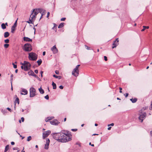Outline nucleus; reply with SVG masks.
Returning <instances> with one entry per match:
<instances>
[{
	"label": "nucleus",
	"mask_w": 152,
	"mask_h": 152,
	"mask_svg": "<svg viewBox=\"0 0 152 152\" xmlns=\"http://www.w3.org/2000/svg\"><path fill=\"white\" fill-rule=\"evenodd\" d=\"M23 49L26 52H30L32 50V46L31 44L26 43L24 45Z\"/></svg>",
	"instance_id": "nucleus-4"
},
{
	"label": "nucleus",
	"mask_w": 152,
	"mask_h": 152,
	"mask_svg": "<svg viewBox=\"0 0 152 152\" xmlns=\"http://www.w3.org/2000/svg\"><path fill=\"white\" fill-rule=\"evenodd\" d=\"M4 42L7 43H8L9 42V40L8 39H7L5 40Z\"/></svg>",
	"instance_id": "nucleus-38"
},
{
	"label": "nucleus",
	"mask_w": 152,
	"mask_h": 152,
	"mask_svg": "<svg viewBox=\"0 0 152 152\" xmlns=\"http://www.w3.org/2000/svg\"><path fill=\"white\" fill-rule=\"evenodd\" d=\"M9 45V44H6L4 45V46L5 48H8Z\"/></svg>",
	"instance_id": "nucleus-35"
},
{
	"label": "nucleus",
	"mask_w": 152,
	"mask_h": 152,
	"mask_svg": "<svg viewBox=\"0 0 152 152\" xmlns=\"http://www.w3.org/2000/svg\"><path fill=\"white\" fill-rule=\"evenodd\" d=\"M13 75L12 74L11 75V83L12 84V81L13 80Z\"/></svg>",
	"instance_id": "nucleus-37"
},
{
	"label": "nucleus",
	"mask_w": 152,
	"mask_h": 152,
	"mask_svg": "<svg viewBox=\"0 0 152 152\" xmlns=\"http://www.w3.org/2000/svg\"><path fill=\"white\" fill-rule=\"evenodd\" d=\"M23 40L26 42H30L32 41V39L28 37H24L23 38Z\"/></svg>",
	"instance_id": "nucleus-16"
},
{
	"label": "nucleus",
	"mask_w": 152,
	"mask_h": 152,
	"mask_svg": "<svg viewBox=\"0 0 152 152\" xmlns=\"http://www.w3.org/2000/svg\"><path fill=\"white\" fill-rule=\"evenodd\" d=\"M11 30V32L12 33H14L15 31V28L13 27H12Z\"/></svg>",
	"instance_id": "nucleus-31"
},
{
	"label": "nucleus",
	"mask_w": 152,
	"mask_h": 152,
	"mask_svg": "<svg viewBox=\"0 0 152 152\" xmlns=\"http://www.w3.org/2000/svg\"><path fill=\"white\" fill-rule=\"evenodd\" d=\"M143 28L141 30V31H144L145 30V29L146 28H149V27L144 26H143Z\"/></svg>",
	"instance_id": "nucleus-30"
},
{
	"label": "nucleus",
	"mask_w": 152,
	"mask_h": 152,
	"mask_svg": "<svg viewBox=\"0 0 152 152\" xmlns=\"http://www.w3.org/2000/svg\"><path fill=\"white\" fill-rule=\"evenodd\" d=\"M104 60L105 61H107V58L106 56H104Z\"/></svg>",
	"instance_id": "nucleus-46"
},
{
	"label": "nucleus",
	"mask_w": 152,
	"mask_h": 152,
	"mask_svg": "<svg viewBox=\"0 0 152 152\" xmlns=\"http://www.w3.org/2000/svg\"><path fill=\"white\" fill-rule=\"evenodd\" d=\"M64 135H65V134L64 133H61V139H60V142H63V141L62 140H64V139H63V138L64 137Z\"/></svg>",
	"instance_id": "nucleus-18"
},
{
	"label": "nucleus",
	"mask_w": 152,
	"mask_h": 152,
	"mask_svg": "<svg viewBox=\"0 0 152 152\" xmlns=\"http://www.w3.org/2000/svg\"><path fill=\"white\" fill-rule=\"evenodd\" d=\"M18 70L17 69H16L15 70V73H17V72H18Z\"/></svg>",
	"instance_id": "nucleus-63"
},
{
	"label": "nucleus",
	"mask_w": 152,
	"mask_h": 152,
	"mask_svg": "<svg viewBox=\"0 0 152 152\" xmlns=\"http://www.w3.org/2000/svg\"><path fill=\"white\" fill-rule=\"evenodd\" d=\"M53 76L56 78H58V79H60L61 78V76H58L55 75H53Z\"/></svg>",
	"instance_id": "nucleus-26"
},
{
	"label": "nucleus",
	"mask_w": 152,
	"mask_h": 152,
	"mask_svg": "<svg viewBox=\"0 0 152 152\" xmlns=\"http://www.w3.org/2000/svg\"><path fill=\"white\" fill-rule=\"evenodd\" d=\"M21 91L22 92L20 93V94L21 95H25L27 94H28L27 91L26 90V89H25V88H22V90Z\"/></svg>",
	"instance_id": "nucleus-14"
},
{
	"label": "nucleus",
	"mask_w": 152,
	"mask_h": 152,
	"mask_svg": "<svg viewBox=\"0 0 152 152\" xmlns=\"http://www.w3.org/2000/svg\"><path fill=\"white\" fill-rule=\"evenodd\" d=\"M24 148H23V150L21 152H24L25 151H24Z\"/></svg>",
	"instance_id": "nucleus-64"
},
{
	"label": "nucleus",
	"mask_w": 152,
	"mask_h": 152,
	"mask_svg": "<svg viewBox=\"0 0 152 152\" xmlns=\"http://www.w3.org/2000/svg\"><path fill=\"white\" fill-rule=\"evenodd\" d=\"M139 119L140 121L141 122H142L143 119H145L146 117V113L145 112H142V110H141L139 111Z\"/></svg>",
	"instance_id": "nucleus-2"
},
{
	"label": "nucleus",
	"mask_w": 152,
	"mask_h": 152,
	"mask_svg": "<svg viewBox=\"0 0 152 152\" xmlns=\"http://www.w3.org/2000/svg\"><path fill=\"white\" fill-rule=\"evenodd\" d=\"M50 131L48 130L47 131L44 132L43 133V138L45 139V138L48 137L50 133Z\"/></svg>",
	"instance_id": "nucleus-10"
},
{
	"label": "nucleus",
	"mask_w": 152,
	"mask_h": 152,
	"mask_svg": "<svg viewBox=\"0 0 152 152\" xmlns=\"http://www.w3.org/2000/svg\"><path fill=\"white\" fill-rule=\"evenodd\" d=\"M16 102H15V106L14 107V109L15 110H16Z\"/></svg>",
	"instance_id": "nucleus-53"
},
{
	"label": "nucleus",
	"mask_w": 152,
	"mask_h": 152,
	"mask_svg": "<svg viewBox=\"0 0 152 152\" xmlns=\"http://www.w3.org/2000/svg\"><path fill=\"white\" fill-rule=\"evenodd\" d=\"M37 55L33 52H31L29 53L28 58L30 60L35 61L37 58Z\"/></svg>",
	"instance_id": "nucleus-5"
},
{
	"label": "nucleus",
	"mask_w": 152,
	"mask_h": 152,
	"mask_svg": "<svg viewBox=\"0 0 152 152\" xmlns=\"http://www.w3.org/2000/svg\"><path fill=\"white\" fill-rule=\"evenodd\" d=\"M1 28L3 29H5L6 28L5 25L4 23H3L1 25Z\"/></svg>",
	"instance_id": "nucleus-29"
},
{
	"label": "nucleus",
	"mask_w": 152,
	"mask_h": 152,
	"mask_svg": "<svg viewBox=\"0 0 152 152\" xmlns=\"http://www.w3.org/2000/svg\"><path fill=\"white\" fill-rule=\"evenodd\" d=\"M150 134L151 136H152V130L150 132Z\"/></svg>",
	"instance_id": "nucleus-61"
},
{
	"label": "nucleus",
	"mask_w": 152,
	"mask_h": 152,
	"mask_svg": "<svg viewBox=\"0 0 152 152\" xmlns=\"http://www.w3.org/2000/svg\"><path fill=\"white\" fill-rule=\"evenodd\" d=\"M72 131H74V132H76V131L77 130V129H71Z\"/></svg>",
	"instance_id": "nucleus-49"
},
{
	"label": "nucleus",
	"mask_w": 152,
	"mask_h": 152,
	"mask_svg": "<svg viewBox=\"0 0 152 152\" xmlns=\"http://www.w3.org/2000/svg\"><path fill=\"white\" fill-rule=\"evenodd\" d=\"M36 18V16L35 15H34V14H32L30 15V19L32 20V21H34V20L35 19V18Z\"/></svg>",
	"instance_id": "nucleus-17"
},
{
	"label": "nucleus",
	"mask_w": 152,
	"mask_h": 152,
	"mask_svg": "<svg viewBox=\"0 0 152 152\" xmlns=\"http://www.w3.org/2000/svg\"><path fill=\"white\" fill-rule=\"evenodd\" d=\"M45 11V10L42 9H34L33 10L32 14H34L36 16L39 13H40L42 15L41 16L40 18V20L42 18V16L44 15V12Z\"/></svg>",
	"instance_id": "nucleus-1"
},
{
	"label": "nucleus",
	"mask_w": 152,
	"mask_h": 152,
	"mask_svg": "<svg viewBox=\"0 0 152 152\" xmlns=\"http://www.w3.org/2000/svg\"><path fill=\"white\" fill-rule=\"evenodd\" d=\"M51 50L54 54L57 53L58 52V50L56 48L55 45L53 46V47L51 48Z\"/></svg>",
	"instance_id": "nucleus-13"
},
{
	"label": "nucleus",
	"mask_w": 152,
	"mask_h": 152,
	"mask_svg": "<svg viewBox=\"0 0 152 152\" xmlns=\"http://www.w3.org/2000/svg\"><path fill=\"white\" fill-rule=\"evenodd\" d=\"M111 127H109L108 128H107V129L108 130H110L111 129Z\"/></svg>",
	"instance_id": "nucleus-60"
},
{
	"label": "nucleus",
	"mask_w": 152,
	"mask_h": 152,
	"mask_svg": "<svg viewBox=\"0 0 152 152\" xmlns=\"http://www.w3.org/2000/svg\"><path fill=\"white\" fill-rule=\"evenodd\" d=\"M64 140H62L63 142H66L71 140V135L69 134H65L64 135Z\"/></svg>",
	"instance_id": "nucleus-6"
},
{
	"label": "nucleus",
	"mask_w": 152,
	"mask_h": 152,
	"mask_svg": "<svg viewBox=\"0 0 152 152\" xmlns=\"http://www.w3.org/2000/svg\"><path fill=\"white\" fill-rule=\"evenodd\" d=\"M34 73V72L32 70H30L28 72V75L31 76H32Z\"/></svg>",
	"instance_id": "nucleus-25"
},
{
	"label": "nucleus",
	"mask_w": 152,
	"mask_h": 152,
	"mask_svg": "<svg viewBox=\"0 0 152 152\" xmlns=\"http://www.w3.org/2000/svg\"><path fill=\"white\" fill-rule=\"evenodd\" d=\"M52 85L53 86V89H56V86L55 83H54L53 82L52 83Z\"/></svg>",
	"instance_id": "nucleus-27"
},
{
	"label": "nucleus",
	"mask_w": 152,
	"mask_h": 152,
	"mask_svg": "<svg viewBox=\"0 0 152 152\" xmlns=\"http://www.w3.org/2000/svg\"><path fill=\"white\" fill-rule=\"evenodd\" d=\"M12 64L13 65V67L15 69H16L17 68V65H16L14 63H12Z\"/></svg>",
	"instance_id": "nucleus-40"
},
{
	"label": "nucleus",
	"mask_w": 152,
	"mask_h": 152,
	"mask_svg": "<svg viewBox=\"0 0 152 152\" xmlns=\"http://www.w3.org/2000/svg\"><path fill=\"white\" fill-rule=\"evenodd\" d=\"M55 72L56 74H58V75L59 74V71L58 70H56L55 71Z\"/></svg>",
	"instance_id": "nucleus-50"
},
{
	"label": "nucleus",
	"mask_w": 152,
	"mask_h": 152,
	"mask_svg": "<svg viewBox=\"0 0 152 152\" xmlns=\"http://www.w3.org/2000/svg\"><path fill=\"white\" fill-rule=\"evenodd\" d=\"M80 66V65H77L76 67L73 69L72 72V75L75 77L77 76L79 74V70L78 68Z\"/></svg>",
	"instance_id": "nucleus-7"
},
{
	"label": "nucleus",
	"mask_w": 152,
	"mask_h": 152,
	"mask_svg": "<svg viewBox=\"0 0 152 152\" xmlns=\"http://www.w3.org/2000/svg\"><path fill=\"white\" fill-rule=\"evenodd\" d=\"M53 117H49L46 118L45 119V121L46 122L48 121L49 120H51L53 118Z\"/></svg>",
	"instance_id": "nucleus-20"
},
{
	"label": "nucleus",
	"mask_w": 152,
	"mask_h": 152,
	"mask_svg": "<svg viewBox=\"0 0 152 152\" xmlns=\"http://www.w3.org/2000/svg\"><path fill=\"white\" fill-rule=\"evenodd\" d=\"M10 34L8 32H6L4 33V37L5 38L9 36Z\"/></svg>",
	"instance_id": "nucleus-19"
},
{
	"label": "nucleus",
	"mask_w": 152,
	"mask_h": 152,
	"mask_svg": "<svg viewBox=\"0 0 152 152\" xmlns=\"http://www.w3.org/2000/svg\"><path fill=\"white\" fill-rule=\"evenodd\" d=\"M32 76H33L37 78H39V77L37 76V75H36L34 73L33 75H32Z\"/></svg>",
	"instance_id": "nucleus-41"
},
{
	"label": "nucleus",
	"mask_w": 152,
	"mask_h": 152,
	"mask_svg": "<svg viewBox=\"0 0 152 152\" xmlns=\"http://www.w3.org/2000/svg\"><path fill=\"white\" fill-rule=\"evenodd\" d=\"M45 51H44L43 52V53H42V55L43 56H45Z\"/></svg>",
	"instance_id": "nucleus-59"
},
{
	"label": "nucleus",
	"mask_w": 152,
	"mask_h": 152,
	"mask_svg": "<svg viewBox=\"0 0 152 152\" xmlns=\"http://www.w3.org/2000/svg\"><path fill=\"white\" fill-rule=\"evenodd\" d=\"M119 40L118 38H117L115 40L114 42L113 43V46L112 48H113L116 47V46L118 45Z\"/></svg>",
	"instance_id": "nucleus-12"
},
{
	"label": "nucleus",
	"mask_w": 152,
	"mask_h": 152,
	"mask_svg": "<svg viewBox=\"0 0 152 152\" xmlns=\"http://www.w3.org/2000/svg\"><path fill=\"white\" fill-rule=\"evenodd\" d=\"M39 90L40 93L42 94H43L44 93V91L43 89H42L41 87L40 88H39Z\"/></svg>",
	"instance_id": "nucleus-21"
},
{
	"label": "nucleus",
	"mask_w": 152,
	"mask_h": 152,
	"mask_svg": "<svg viewBox=\"0 0 152 152\" xmlns=\"http://www.w3.org/2000/svg\"><path fill=\"white\" fill-rule=\"evenodd\" d=\"M63 88H64V87L62 85L60 86H59V88L60 89H63Z\"/></svg>",
	"instance_id": "nucleus-45"
},
{
	"label": "nucleus",
	"mask_w": 152,
	"mask_h": 152,
	"mask_svg": "<svg viewBox=\"0 0 152 152\" xmlns=\"http://www.w3.org/2000/svg\"><path fill=\"white\" fill-rule=\"evenodd\" d=\"M86 47V49L87 50H89L90 49V47H88V46L85 45Z\"/></svg>",
	"instance_id": "nucleus-55"
},
{
	"label": "nucleus",
	"mask_w": 152,
	"mask_h": 152,
	"mask_svg": "<svg viewBox=\"0 0 152 152\" xmlns=\"http://www.w3.org/2000/svg\"><path fill=\"white\" fill-rule=\"evenodd\" d=\"M7 109L10 112H12V111L11 110V109L9 107H7Z\"/></svg>",
	"instance_id": "nucleus-48"
},
{
	"label": "nucleus",
	"mask_w": 152,
	"mask_h": 152,
	"mask_svg": "<svg viewBox=\"0 0 152 152\" xmlns=\"http://www.w3.org/2000/svg\"><path fill=\"white\" fill-rule=\"evenodd\" d=\"M50 124H51L52 125H58L59 123L56 120L51 121H50Z\"/></svg>",
	"instance_id": "nucleus-15"
},
{
	"label": "nucleus",
	"mask_w": 152,
	"mask_h": 152,
	"mask_svg": "<svg viewBox=\"0 0 152 152\" xmlns=\"http://www.w3.org/2000/svg\"><path fill=\"white\" fill-rule=\"evenodd\" d=\"M23 68H24V66H23V65H22V66H21V68H22V69H23Z\"/></svg>",
	"instance_id": "nucleus-62"
},
{
	"label": "nucleus",
	"mask_w": 152,
	"mask_h": 152,
	"mask_svg": "<svg viewBox=\"0 0 152 152\" xmlns=\"http://www.w3.org/2000/svg\"><path fill=\"white\" fill-rule=\"evenodd\" d=\"M130 100L132 102V103H134L137 102V99L135 98L134 99H130Z\"/></svg>",
	"instance_id": "nucleus-23"
},
{
	"label": "nucleus",
	"mask_w": 152,
	"mask_h": 152,
	"mask_svg": "<svg viewBox=\"0 0 152 152\" xmlns=\"http://www.w3.org/2000/svg\"><path fill=\"white\" fill-rule=\"evenodd\" d=\"M49 15H50V13H49V12H48L47 13V17L48 18V17H49Z\"/></svg>",
	"instance_id": "nucleus-54"
},
{
	"label": "nucleus",
	"mask_w": 152,
	"mask_h": 152,
	"mask_svg": "<svg viewBox=\"0 0 152 152\" xmlns=\"http://www.w3.org/2000/svg\"><path fill=\"white\" fill-rule=\"evenodd\" d=\"M114 124L113 123H112V124H109L108 125V126H114Z\"/></svg>",
	"instance_id": "nucleus-43"
},
{
	"label": "nucleus",
	"mask_w": 152,
	"mask_h": 152,
	"mask_svg": "<svg viewBox=\"0 0 152 152\" xmlns=\"http://www.w3.org/2000/svg\"><path fill=\"white\" fill-rule=\"evenodd\" d=\"M36 91L34 87H31L30 88V97H32L36 95Z\"/></svg>",
	"instance_id": "nucleus-8"
},
{
	"label": "nucleus",
	"mask_w": 152,
	"mask_h": 152,
	"mask_svg": "<svg viewBox=\"0 0 152 152\" xmlns=\"http://www.w3.org/2000/svg\"><path fill=\"white\" fill-rule=\"evenodd\" d=\"M89 145H91V146H94V144H91V142H90V143H89Z\"/></svg>",
	"instance_id": "nucleus-58"
},
{
	"label": "nucleus",
	"mask_w": 152,
	"mask_h": 152,
	"mask_svg": "<svg viewBox=\"0 0 152 152\" xmlns=\"http://www.w3.org/2000/svg\"><path fill=\"white\" fill-rule=\"evenodd\" d=\"M15 101L17 102L18 104H19V99L18 97H17L15 100Z\"/></svg>",
	"instance_id": "nucleus-36"
},
{
	"label": "nucleus",
	"mask_w": 152,
	"mask_h": 152,
	"mask_svg": "<svg viewBox=\"0 0 152 152\" xmlns=\"http://www.w3.org/2000/svg\"><path fill=\"white\" fill-rule=\"evenodd\" d=\"M45 98L47 99V100H48L49 99V96L48 95H47L46 96H45Z\"/></svg>",
	"instance_id": "nucleus-39"
},
{
	"label": "nucleus",
	"mask_w": 152,
	"mask_h": 152,
	"mask_svg": "<svg viewBox=\"0 0 152 152\" xmlns=\"http://www.w3.org/2000/svg\"><path fill=\"white\" fill-rule=\"evenodd\" d=\"M21 120L22 121V122H23V121H24V118H23V117H22V118H21Z\"/></svg>",
	"instance_id": "nucleus-56"
},
{
	"label": "nucleus",
	"mask_w": 152,
	"mask_h": 152,
	"mask_svg": "<svg viewBox=\"0 0 152 152\" xmlns=\"http://www.w3.org/2000/svg\"><path fill=\"white\" fill-rule=\"evenodd\" d=\"M129 94L128 93H126L124 94V95L126 97H127L128 96Z\"/></svg>",
	"instance_id": "nucleus-47"
},
{
	"label": "nucleus",
	"mask_w": 152,
	"mask_h": 152,
	"mask_svg": "<svg viewBox=\"0 0 152 152\" xmlns=\"http://www.w3.org/2000/svg\"><path fill=\"white\" fill-rule=\"evenodd\" d=\"M20 64L23 65V69L25 71H28L30 69L31 65L30 64L28 61H25L23 63H21Z\"/></svg>",
	"instance_id": "nucleus-3"
},
{
	"label": "nucleus",
	"mask_w": 152,
	"mask_h": 152,
	"mask_svg": "<svg viewBox=\"0 0 152 152\" xmlns=\"http://www.w3.org/2000/svg\"><path fill=\"white\" fill-rule=\"evenodd\" d=\"M34 72L35 73L37 74L38 73V71L37 69H36L34 70Z\"/></svg>",
	"instance_id": "nucleus-52"
},
{
	"label": "nucleus",
	"mask_w": 152,
	"mask_h": 152,
	"mask_svg": "<svg viewBox=\"0 0 152 152\" xmlns=\"http://www.w3.org/2000/svg\"><path fill=\"white\" fill-rule=\"evenodd\" d=\"M31 139V136L28 137L27 139V141H29Z\"/></svg>",
	"instance_id": "nucleus-33"
},
{
	"label": "nucleus",
	"mask_w": 152,
	"mask_h": 152,
	"mask_svg": "<svg viewBox=\"0 0 152 152\" xmlns=\"http://www.w3.org/2000/svg\"><path fill=\"white\" fill-rule=\"evenodd\" d=\"M50 142V140L49 139H47L46 141V143L45 145L44 148L45 149L47 150L48 148V146Z\"/></svg>",
	"instance_id": "nucleus-11"
},
{
	"label": "nucleus",
	"mask_w": 152,
	"mask_h": 152,
	"mask_svg": "<svg viewBox=\"0 0 152 152\" xmlns=\"http://www.w3.org/2000/svg\"><path fill=\"white\" fill-rule=\"evenodd\" d=\"M11 144L12 145H13L15 144V142H11Z\"/></svg>",
	"instance_id": "nucleus-57"
},
{
	"label": "nucleus",
	"mask_w": 152,
	"mask_h": 152,
	"mask_svg": "<svg viewBox=\"0 0 152 152\" xmlns=\"http://www.w3.org/2000/svg\"><path fill=\"white\" fill-rule=\"evenodd\" d=\"M17 20H16V21L15 22V23H14V24L12 27L15 28L16 27V26H17Z\"/></svg>",
	"instance_id": "nucleus-34"
},
{
	"label": "nucleus",
	"mask_w": 152,
	"mask_h": 152,
	"mask_svg": "<svg viewBox=\"0 0 152 152\" xmlns=\"http://www.w3.org/2000/svg\"><path fill=\"white\" fill-rule=\"evenodd\" d=\"M65 19H66V18H62L61 19V20L62 21H64Z\"/></svg>",
	"instance_id": "nucleus-42"
},
{
	"label": "nucleus",
	"mask_w": 152,
	"mask_h": 152,
	"mask_svg": "<svg viewBox=\"0 0 152 152\" xmlns=\"http://www.w3.org/2000/svg\"><path fill=\"white\" fill-rule=\"evenodd\" d=\"M37 62L38 64V65L39 66L42 63V61L41 59H40L37 61Z\"/></svg>",
	"instance_id": "nucleus-28"
},
{
	"label": "nucleus",
	"mask_w": 152,
	"mask_h": 152,
	"mask_svg": "<svg viewBox=\"0 0 152 152\" xmlns=\"http://www.w3.org/2000/svg\"><path fill=\"white\" fill-rule=\"evenodd\" d=\"M119 90H120V91H119V92L120 93H122V88H121V87H120L119 88Z\"/></svg>",
	"instance_id": "nucleus-51"
},
{
	"label": "nucleus",
	"mask_w": 152,
	"mask_h": 152,
	"mask_svg": "<svg viewBox=\"0 0 152 152\" xmlns=\"http://www.w3.org/2000/svg\"><path fill=\"white\" fill-rule=\"evenodd\" d=\"M61 133H55L53 134V137L56 140L60 142Z\"/></svg>",
	"instance_id": "nucleus-9"
},
{
	"label": "nucleus",
	"mask_w": 152,
	"mask_h": 152,
	"mask_svg": "<svg viewBox=\"0 0 152 152\" xmlns=\"http://www.w3.org/2000/svg\"><path fill=\"white\" fill-rule=\"evenodd\" d=\"M13 149L14 150H17L18 149V148L17 147H15L13 148Z\"/></svg>",
	"instance_id": "nucleus-44"
},
{
	"label": "nucleus",
	"mask_w": 152,
	"mask_h": 152,
	"mask_svg": "<svg viewBox=\"0 0 152 152\" xmlns=\"http://www.w3.org/2000/svg\"><path fill=\"white\" fill-rule=\"evenodd\" d=\"M64 25V23H61L58 26V28H61L63 27Z\"/></svg>",
	"instance_id": "nucleus-22"
},
{
	"label": "nucleus",
	"mask_w": 152,
	"mask_h": 152,
	"mask_svg": "<svg viewBox=\"0 0 152 152\" xmlns=\"http://www.w3.org/2000/svg\"><path fill=\"white\" fill-rule=\"evenodd\" d=\"M27 23H33V21L30 19V18H29V21H27L26 22Z\"/></svg>",
	"instance_id": "nucleus-32"
},
{
	"label": "nucleus",
	"mask_w": 152,
	"mask_h": 152,
	"mask_svg": "<svg viewBox=\"0 0 152 152\" xmlns=\"http://www.w3.org/2000/svg\"><path fill=\"white\" fill-rule=\"evenodd\" d=\"M9 149V145H7L5 147L4 152H6Z\"/></svg>",
	"instance_id": "nucleus-24"
}]
</instances>
